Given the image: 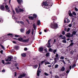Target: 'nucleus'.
Here are the masks:
<instances>
[{"label":"nucleus","instance_id":"nucleus-1","mask_svg":"<svg viewBox=\"0 0 78 78\" xmlns=\"http://www.w3.org/2000/svg\"><path fill=\"white\" fill-rule=\"evenodd\" d=\"M54 22L55 21H54L53 23H52L50 25V28L53 29V28L55 29V28H57L58 27L57 23H55Z\"/></svg>","mask_w":78,"mask_h":78},{"label":"nucleus","instance_id":"nucleus-2","mask_svg":"<svg viewBox=\"0 0 78 78\" xmlns=\"http://www.w3.org/2000/svg\"><path fill=\"white\" fill-rule=\"evenodd\" d=\"M17 41H20L22 42H28L30 41V38H28L27 39L23 40V38L20 37L17 39Z\"/></svg>","mask_w":78,"mask_h":78},{"label":"nucleus","instance_id":"nucleus-3","mask_svg":"<svg viewBox=\"0 0 78 78\" xmlns=\"http://www.w3.org/2000/svg\"><path fill=\"white\" fill-rule=\"evenodd\" d=\"M40 66H41V63H39V66L38 67V68L37 69L38 70L37 71V76H40V73H41V71L39 70Z\"/></svg>","mask_w":78,"mask_h":78},{"label":"nucleus","instance_id":"nucleus-4","mask_svg":"<svg viewBox=\"0 0 78 78\" xmlns=\"http://www.w3.org/2000/svg\"><path fill=\"white\" fill-rule=\"evenodd\" d=\"M58 56H59V55L58 54L56 53L55 55V58H54V64H55V63H56L58 61H56V60H57V59H59Z\"/></svg>","mask_w":78,"mask_h":78},{"label":"nucleus","instance_id":"nucleus-5","mask_svg":"<svg viewBox=\"0 0 78 78\" xmlns=\"http://www.w3.org/2000/svg\"><path fill=\"white\" fill-rule=\"evenodd\" d=\"M51 39H49L48 40V43L46 44V45L47 46V47H48V48H51V46H50V41H51Z\"/></svg>","mask_w":78,"mask_h":78},{"label":"nucleus","instance_id":"nucleus-6","mask_svg":"<svg viewBox=\"0 0 78 78\" xmlns=\"http://www.w3.org/2000/svg\"><path fill=\"white\" fill-rule=\"evenodd\" d=\"M47 2L48 3H50V2H49L48 1L47 2H44L43 3V6H47V5H48V4H47Z\"/></svg>","mask_w":78,"mask_h":78},{"label":"nucleus","instance_id":"nucleus-7","mask_svg":"<svg viewBox=\"0 0 78 78\" xmlns=\"http://www.w3.org/2000/svg\"><path fill=\"white\" fill-rule=\"evenodd\" d=\"M0 9L2 11H4L5 9V7H4V5H2L0 6Z\"/></svg>","mask_w":78,"mask_h":78},{"label":"nucleus","instance_id":"nucleus-8","mask_svg":"<svg viewBox=\"0 0 78 78\" xmlns=\"http://www.w3.org/2000/svg\"><path fill=\"white\" fill-rule=\"evenodd\" d=\"M70 35H71V34L70 33H67V34H66L65 36L67 37H70Z\"/></svg>","mask_w":78,"mask_h":78},{"label":"nucleus","instance_id":"nucleus-9","mask_svg":"<svg viewBox=\"0 0 78 78\" xmlns=\"http://www.w3.org/2000/svg\"><path fill=\"white\" fill-rule=\"evenodd\" d=\"M17 2L19 5H21L22 3H23L22 0H17Z\"/></svg>","mask_w":78,"mask_h":78},{"label":"nucleus","instance_id":"nucleus-10","mask_svg":"<svg viewBox=\"0 0 78 78\" xmlns=\"http://www.w3.org/2000/svg\"><path fill=\"white\" fill-rule=\"evenodd\" d=\"M43 48L42 47H39L38 48V51L40 52H42V51H43Z\"/></svg>","mask_w":78,"mask_h":78},{"label":"nucleus","instance_id":"nucleus-11","mask_svg":"<svg viewBox=\"0 0 78 78\" xmlns=\"http://www.w3.org/2000/svg\"><path fill=\"white\" fill-rule=\"evenodd\" d=\"M51 19L52 20H54V21H55V20H56L57 18L55 16H53L51 18Z\"/></svg>","mask_w":78,"mask_h":78},{"label":"nucleus","instance_id":"nucleus-12","mask_svg":"<svg viewBox=\"0 0 78 78\" xmlns=\"http://www.w3.org/2000/svg\"><path fill=\"white\" fill-rule=\"evenodd\" d=\"M21 55L22 56V57H25V56H26V55L25 53H23L21 54Z\"/></svg>","mask_w":78,"mask_h":78},{"label":"nucleus","instance_id":"nucleus-13","mask_svg":"<svg viewBox=\"0 0 78 78\" xmlns=\"http://www.w3.org/2000/svg\"><path fill=\"white\" fill-rule=\"evenodd\" d=\"M15 9L16 11V13H19V9H18V8H16Z\"/></svg>","mask_w":78,"mask_h":78},{"label":"nucleus","instance_id":"nucleus-14","mask_svg":"<svg viewBox=\"0 0 78 78\" xmlns=\"http://www.w3.org/2000/svg\"><path fill=\"white\" fill-rule=\"evenodd\" d=\"M27 75V74L26 73H23L22 74H21L20 76L22 77H25V76Z\"/></svg>","mask_w":78,"mask_h":78},{"label":"nucleus","instance_id":"nucleus-15","mask_svg":"<svg viewBox=\"0 0 78 78\" xmlns=\"http://www.w3.org/2000/svg\"><path fill=\"white\" fill-rule=\"evenodd\" d=\"M28 18L30 20V19H31V20H34V17L32 16H30L28 17Z\"/></svg>","mask_w":78,"mask_h":78},{"label":"nucleus","instance_id":"nucleus-16","mask_svg":"<svg viewBox=\"0 0 78 78\" xmlns=\"http://www.w3.org/2000/svg\"><path fill=\"white\" fill-rule=\"evenodd\" d=\"M61 71L62 72H64V71H65V68L64 66H62L61 69Z\"/></svg>","mask_w":78,"mask_h":78},{"label":"nucleus","instance_id":"nucleus-17","mask_svg":"<svg viewBox=\"0 0 78 78\" xmlns=\"http://www.w3.org/2000/svg\"><path fill=\"white\" fill-rule=\"evenodd\" d=\"M19 12H24V10H23L22 9H21V8H20L19 9Z\"/></svg>","mask_w":78,"mask_h":78},{"label":"nucleus","instance_id":"nucleus-18","mask_svg":"<svg viewBox=\"0 0 78 78\" xmlns=\"http://www.w3.org/2000/svg\"><path fill=\"white\" fill-rule=\"evenodd\" d=\"M33 16L34 17V18L36 19L37 17V16L35 14H34L33 15Z\"/></svg>","mask_w":78,"mask_h":78},{"label":"nucleus","instance_id":"nucleus-19","mask_svg":"<svg viewBox=\"0 0 78 78\" xmlns=\"http://www.w3.org/2000/svg\"><path fill=\"white\" fill-rule=\"evenodd\" d=\"M5 7L6 10H9V8L8 7V5H5Z\"/></svg>","mask_w":78,"mask_h":78},{"label":"nucleus","instance_id":"nucleus-20","mask_svg":"<svg viewBox=\"0 0 78 78\" xmlns=\"http://www.w3.org/2000/svg\"><path fill=\"white\" fill-rule=\"evenodd\" d=\"M58 62H63V63H64V64H66V62H65L64 60H60Z\"/></svg>","mask_w":78,"mask_h":78},{"label":"nucleus","instance_id":"nucleus-21","mask_svg":"<svg viewBox=\"0 0 78 78\" xmlns=\"http://www.w3.org/2000/svg\"><path fill=\"white\" fill-rule=\"evenodd\" d=\"M31 32V30H29L26 32L27 34H29Z\"/></svg>","mask_w":78,"mask_h":78},{"label":"nucleus","instance_id":"nucleus-22","mask_svg":"<svg viewBox=\"0 0 78 78\" xmlns=\"http://www.w3.org/2000/svg\"><path fill=\"white\" fill-rule=\"evenodd\" d=\"M33 27L34 28V30H36V24L34 23L33 24Z\"/></svg>","mask_w":78,"mask_h":78},{"label":"nucleus","instance_id":"nucleus-23","mask_svg":"<svg viewBox=\"0 0 78 78\" xmlns=\"http://www.w3.org/2000/svg\"><path fill=\"white\" fill-rule=\"evenodd\" d=\"M37 25H41V21H40V20H38Z\"/></svg>","mask_w":78,"mask_h":78},{"label":"nucleus","instance_id":"nucleus-24","mask_svg":"<svg viewBox=\"0 0 78 78\" xmlns=\"http://www.w3.org/2000/svg\"><path fill=\"white\" fill-rule=\"evenodd\" d=\"M8 59L9 61H11V60H12V57L11 56L9 57L8 58Z\"/></svg>","mask_w":78,"mask_h":78},{"label":"nucleus","instance_id":"nucleus-25","mask_svg":"<svg viewBox=\"0 0 78 78\" xmlns=\"http://www.w3.org/2000/svg\"><path fill=\"white\" fill-rule=\"evenodd\" d=\"M76 67V64H74L72 66V69H74Z\"/></svg>","mask_w":78,"mask_h":78},{"label":"nucleus","instance_id":"nucleus-26","mask_svg":"<svg viewBox=\"0 0 78 78\" xmlns=\"http://www.w3.org/2000/svg\"><path fill=\"white\" fill-rule=\"evenodd\" d=\"M0 45L1 47L2 48H3V49L4 50H5V47H4V46H2V45L1 44H0Z\"/></svg>","mask_w":78,"mask_h":78},{"label":"nucleus","instance_id":"nucleus-27","mask_svg":"<svg viewBox=\"0 0 78 78\" xmlns=\"http://www.w3.org/2000/svg\"><path fill=\"white\" fill-rule=\"evenodd\" d=\"M44 64L45 65H46L47 64H50V63L49 62H45Z\"/></svg>","mask_w":78,"mask_h":78},{"label":"nucleus","instance_id":"nucleus-28","mask_svg":"<svg viewBox=\"0 0 78 78\" xmlns=\"http://www.w3.org/2000/svg\"><path fill=\"white\" fill-rule=\"evenodd\" d=\"M74 44V43L73 42L71 43L69 45V46H68V47H70L71 46H72V45H73Z\"/></svg>","mask_w":78,"mask_h":78},{"label":"nucleus","instance_id":"nucleus-29","mask_svg":"<svg viewBox=\"0 0 78 78\" xmlns=\"http://www.w3.org/2000/svg\"><path fill=\"white\" fill-rule=\"evenodd\" d=\"M45 61H46V59L44 60V61H42L41 62V65H42V64H43V63H44V62H45Z\"/></svg>","mask_w":78,"mask_h":78},{"label":"nucleus","instance_id":"nucleus-30","mask_svg":"<svg viewBox=\"0 0 78 78\" xmlns=\"http://www.w3.org/2000/svg\"><path fill=\"white\" fill-rule=\"evenodd\" d=\"M58 66H59V65L58 64L55 65V69H56V68H58Z\"/></svg>","mask_w":78,"mask_h":78},{"label":"nucleus","instance_id":"nucleus-31","mask_svg":"<svg viewBox=\"0 0 78 78\" xmlns=\"http://www.w3.org/2000/svg\"><path fill=\"white\" fill-rule=\"evenodd\" d=\"M76 33V31H73V33L72 34H73V35H75Z\"/></svg>","mask_w":78,"mask_h":78},{"label":"nucleus","instance_id":"nucleus-32","mask_svg":"<svg viewBox=\"0 0 78 78\" xmlns=\"http://www.w3.org/2000/svg\"><path fill=\"white\" fill-rule=\"evenodd\" d=\"M32 31L31 32V34L32 35H33V34H34V29H32Z\"/></svg>","mask_w":78,"mask_h":78},{"label":"nucleus","instance_id":"nucleus-33","mask_svg":"<svg viewBox=\"0 0 78 78\" xmlns=\"http://www.w3.org/2000/svg\"><path fill=\"white\" fill-rule=\"evenodd\" d=\"M46 57H48V56H49V52H48L47 53L46 55Z\"/></svg>","mask_w":78,"mask_h":78},{"label":"nucleus","instance_id":"nucleus-34","mask_svg":"<svg viewBox=\"0 0 78 78\" xmlns=\"http://www.w3.org/2000/svg\"><path fill=\"white\" fill-rule=\"evenodd\" d=\"M56 51H57L56 49H55V50H54V51H53V52L54 54H56Z\"/></svg>","mask_w":78,"mask_h":78},{"label":"nucleus","instance_id":"nucleus-35","mask_svg":"<svg viewBox=\"0 0 78 78\" xmlns=\"http://www.w3.org/2000/svg\"><path fill=\"white\" fill-rule=\"evenodd\" d=\"M67 42V41L66 40H63L62 41V42H63V43H66Z\"/></svg>","mask_w":78,"mask_h":78},{"label":"nucleus","instance_id":"nucleus-36","mask_svg":"<svg viewBox=\"0 0 78 78\" xmlns=\"http://www.w3.org/2000/svg\"><path fill=\"white\" fill-rule=\"evenodd\" d=\"M69 15L70 17H73V14H72V13H70L69 14Z\"/></svg>","mask_w":78,"mask_h":78},{"label":"nucleus","instance_id":"nucleus-37","mask_svg":"<svg viewBox=\"0 0 78 78\" xmlns=\"http://www.w3.org/2000/svg\"><path fill=\"white\" fill-rule=\"evenodd\" d=\"M48 50H49V51H51V52L53 51V50L52 49H51V48H49L48 49Z\"/></svg>","mask_w":78,"mask_h":78},{"label":"nucleus","instance_id":"nucleus-38","mask_svg":"<svg viewBox=\"0 0 78 78\" xmlns=\"http://www.w3.org/2000/svg\"><path fill=\"white\" fill-rule=\"evenodd\" d=\"M73 14L74 16H76V12H73Z\"/></svg>","mask_w":78,"mask_h":78},{"label":"nucleus","instance_id":"nucleus-39","mask_svg":"<svg viewBox=\"0 0 78 78\" xmlns=\"http://www.w3.org/2000/svg\"><path fill=\"white\" fill-rule=\"evenodd\" d=\"M72 23H71V24H69V25H68V27H72Z\"/></svg>","mask_w":78,"mask_h":78},{"label":"nucleus","instance_id":"nucleus-40","mask_svg":"<svg viewBox=\"0 0 78 78\" xmlns=\"http://www.w3.org/2000/svg\"><path fill=\"white\" fill-rule=\"evenodd\" d=\"M15 48H16V49H18V48H19V46H15Z\"/></svg>","mask_w":78,"mask_h":78},{"label":"nucleus","instance_id":"nucleus-41","mask_svg":"<svg viewBox=\"0 0 78 78\" xmlns=\"http://www.w3.org/2000/svg\"><path fill=\"white\" fill-rule=\"evenodd\" d=\"M69 72H70V70H69V69H68V70H67L66 72V73H69Z\"/></svg>","mask_w":78,"mask_h":78},{"label":"nucleus","instance_id":"nucleus-42","mask_svg":"<svg viewBox=\"0 0 78 78\" xmlns=\"http://www.w3.org/2000/svg\"><path fill=\"white\" fill-rule=\"evenodd\" d=\"M38 67L37 65H35L34 67V68L35 69H36V68H37Z\"/></svg>","mask_w":78,"mask_h":78},{"label":"nucleus","instance_id":"nucleus-43","mask_svg":"<svg viewBox=\"0 0 78 78\" xmlns=\"http://www.w3.org/2000/svg\"><path fill=\"white\" fill-rule=\"evenodd\" d=\"M66 36H64L63 37H62V39H64V40H66Z\"/></svg>","mask_w":78,"mask_h":78},{"label":"nucleus","instance_id":"nucleus-44","mask_svg":"<svg viewBox=\"0 0 78 78\" xmlns=\"http://www.w3.org/2000/svg\"><path fill=\"white\" fill-rule=\"evenodd\" d=\"M20 23L22 25H23V24H24V23L23 22V21H20Z\"/></svg>","mask_w":78,"mask_h":78},{"label":"nucleus","instance_id":"nucleus-45","mask_svg":"<svg viewBox=\"0 0 78 78\" xmlns=\"http://www.w3.org/2000/svg\"><path fill=\"white\" fill-rule=\"evenodd\" d=\"M64 59V57L63 56H61L60 58V59Z\"/></svg>","mask_w":78,"mask_h":78},{"label":"nucleus","instance_id":"nucleus-46","mask_svg":"<svg viewBox=\"0 0 78 78\" xmlns=\"http://www.w3.org/2000/svg\"><path fill=\"white\" fill-rule=\"evenodd\" d=\"M67 19V18H65L64 19V22L65 23H66V20Z\"/></svg>","mask_w":78,"mask_h":78},{"label":"nucleus","instance_id":"nucleus-47","mask_svg":"<svg viewBox=\"0 0 78 78\" xmlns=\"http://www.w3.org/2000/svg\"><path fill=\"white\" fill-rule=\"evenodd\" d=\"M45 8L46 9H48L49 8V7H48V6L46 5L45 6Z\"/></svg>","mask_w":78,"mask_h":78},{"label":"nucleus","instance_id":"nucleus-48","mask_svg":"<svg viewBox=\"0 0 78 78\" xmlns=\"http://www.w3.org/2000/svg\"><path fill=\"white\" fill-rule=\"evenodd\" d=\"M44 75L45 76H48V74L46 73H44Z\"/></svg>","mask_w":78,"mask_h":78},{"label":"nucleus","instance_id":"nucleus-49","mask_svg":"<svg viewBox=\"0 0 78 78\" xmlns=\"http://www.w3.org/2000/svg\"><path fill=\"white\" fill-rule=\"evenodd\" d=\"M55 77L56 78H59V77L57 75H56L55 76Z\"/></svg>","mask_w":78,"mask_h":78},{"label":"nucleus","instance_id":"nucleus-50","mask_svg":"<svg viewBox=\"0 0 78 78\" xmlns=\"http://www.w3.org/2000/svg\"><path fill=\"white\" fill-rule=\"evenodd\" d=\"M70 31V28H68L67 30H66L67 32H69Z\"/></svg>","mask_w":78,"mask_h":78},{"label":"nucleus","instance_id":"nucleus-51","mask_svg":"<svg viewBox=\"0 0 78 78\" xmlns=\"http://www.w3.org/2000/svg\"><path fill=\"white\" fill-rule=\"evenodd\" d=\"M12 12L14 15V14H16V12H15V11H14L13 9H12Z\"/></svg>","mask_w":78,"mask_h":78},{"label":"nucleus","instance_id":"nucleus-52","mask_svg":"<svg viewBox=\"0 0 78 78\" xmlns=\"http://www.w3.org/2000/svg\"><path fill=\"white\" fill-rule=\"evenodd\" d=\"M14 49H12L10 51V52H11V53H13V52H14Z\"/></svg>","mask_w":78,"mask_h":78},{"label":"nucleus","instance_id":"nucleus-53","mask_svg":"<svg viewBox=\"0 0 78 78\" xmlns=\"http://www.w3.org/2000/svg\"><path fill=\"white\" fill-rule=\"evenodd\" d=\"M44 52H45V53H47V52H48L47 50V49H44Z\"/></svg>","mask_w":78,"mask_h":78},{"label":"nucleus","instance_id":"nucleus-54","mask_svg":"<svg viewBox=\"0 0 78 78\" xmlns=\"http://www.w3.org/2000/svg\"><path fill=\"white\" fill-rule=\"evenodd\" d=\"M13 35L12 34H7V36H12Z\"/></svg>","mask_w":78,"mask_h":78},{"label":"nucleus","instance_id":"nucleus-55","mask_svg":"<svg viewBox=\"0 0 78 78\" xmlns=\"http://www.w3.org/2000/svg\"><path fill=\"white\" fill-rule=\"evenodd\" d=\"M23 29H21L20 30V31H21V33H23Z\"/></svg>","mask_w":78,"mask_h":78},{"label":"nucleus","instance_id":"nucleus-56","mask_svg":"<svg viewBox=\"0 0 78 78\" xmlns=\"http://www.w3.org/2000/svg\"><path fill=\"white\" fill-rule=\"evenodd\" d=\"M12 42H13V44H17V42H16V41H12Z\"/></svg>","mask_w":78,"mask_h":78},{"label":"nucleus","instance_id":"nucleus-57","mask_svg":"<svg viewBox=\"0 0 78 78\" xmlns=\"http://www.w3.org/2000/svg\"><path fill=\"white\" fill-rule=\"evenodd\" d=\"M19 36V35H15V37H18Z\"/></svg>","mask_w":78,"mask_h":78},{"label":"nucleus","instance_id":"nucleus-58","mask_svg":"<svg viewBox=\"0 0 78 78\" xmlns=\"http://www.w3.org/2000/svg\"><path fill=\"white\" fill-rule=\"evenodd\" d=\"M75 10L76 11H78V9H77L76 7H75Z\"/></svg>","mask_w":78,"mask_h":78},{"label":"nucleus","instance_id":"nucleus-59","mask_svg":"<svg viewBox=\"0 0 78 78\" xmlns=\"http://www.w3.org/2000/svg\"><path fill=\"white\" fill-rule=\"evenodd\" d=\"M3 50H1L0 51V53L1 54H3Z\"/></svg>","mask_w":78,"mask_h":78},{"label":"nucleus","instance_id":"nucleus-60","mask_svg":"<svg viewBox=\"0 0 78 78\" xmlns=\"http://www.w3.org/2000/svg\"><path fill=\"white\" fill-rule=\"evenodd\" d=\"M2 63H3V64H5V61H4V60H2Z\"/></svg>","mask_w":78,"mask_h":78},{"label":"nucleus","instance_id":"nucleus-61","mask_svg":"<svg viewBox=\"0 0 78 78\" xmlns=\"http://www.w3.org/2000/svg\"><path fill=\"white\" fill-rule=\"evenodd\" d=\"M24 51H27V48H24Z\"/></svg>","mask_w":78,"mask_h":78},{"label":"nucleus","instance_id":"nucleus-62","mask_svg":"<svg viewBox=\"0 0 78 78\" xmlns=\"http://www.w3.org/2000/svg\"><path fill=\"white\" fill-rule=\"evenodd\" d=\"M71 14V11L70 10H69L68 11V14Z\"/></svg>","mask_w":78,"mask_h":78},{"label":"nucleus","instance_id":"nucleus-63","mask_svg":"<svg viewBox=\"0 0 78 78\" xmlns=\"http://www.w3.org/2000/svg\"><path fill=\"white\" fill-rule=\"evenodd\" d=\"M62 34L63 35H64L65 34V32L64 31H62Z\"/></svg>","mask_w":78,"mask_h":78},{"label":"nucleus","instance_id":"nucleus-64","mask_svg":"<svg viewBox=\"0 0 78 78\" xmlns=\"http://www.w3.org/2000/svg\"><path fill=\"white\" fill-rule=\"evenodd\" d=\"M21 76H20V75L18 76V78H23Z\"/></svg>","mask_w":78,"mask_h":78}]
</instances>
